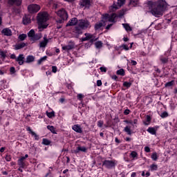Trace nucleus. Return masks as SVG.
<instances>
[{
    "mask_svg": "<svg viewBox=\"0 0 177 177\" xmlns=\"http://www.w3.org/2000/svg\"><path fill=\"white\" fill-rule=\"evenodd\" d=\"M74 48V46H73L72 45H68V46H65L62 47L63 50H71V49H73Z\"/></svg>",
    "mask_w": 177,
    "mask_h": 177,
    "instance_id": "25",
    "label": "nucleus"
},
{
    "mask_svg": "<svg viewBox=\"0 0 177 177\" xmlns=\"http://www.w3.org/2000/svg\"><path fill=\"white\" fill-rule=\"evenodd\" d=\"M78 150L80 151H82L83 153H86V151H88V149L85 147L78 146Z\"/></svg>",
    "mask_w": 177,
    "mask_h": 177,
    "instance_id": "29",
    "label": "nucleus"
},
{
    "mask_svg": "<svg viewBox=\"0 0 177 177\" xmlns=\"http://www.w3.org/2000/svg\"><path fill=\"white\" fill-rule=\"evenodd\" d=\"M122 26L127 31H132V28H131V26H129V25L127 24H123Z\"/></svg>",
    "mask_w": 177,
    "mask_h": 177,
    "instance_id": "32",
    "label": "nucleus"
},
{
    "mask_svg": "<svg viewBox=\"0 0 177 177\" xmlns=\"http://www.w3.org/2000/svg\"><path fill=\"white\" fill-rule=\"evenodd\" d=\"M97 86H102V80H97Z\"/></svg>",
    "mask_w": 177,
    "mask_h": 177,
    "instance_id": "52",
    "label": "nucleus"
},
{
    "mask_svg": "<svg viewBox=\"0 0 177 177\" xmlns=\"http://www.w3.org/2000/svg\"><path fill=\"white\" fill-rule=\"evenodd\" d=\"M151 158L152 160H153V161H157V159L158 158L157 157V153H153L152 155H151Z\"/></svg>",
    "mask_w": 177,
    "mask_h": 177,
    "instance_id": "41",
    "label": "nucleus"
},
{
    "mask_svg": "<svg viewBox=\"0 0 177 177\" xmlns=\"http://www.w3.org/2000/svg\"><path fill=\"white\" fill-rule=\"evenodd\" d=\"M0 56H1V57L5 58L6 57V54L3 51H0Z\"/></svg>",
    "mask_w": 177,
    "mask_h": 177,
    "instance_id": "48",
    "label": "nucleus"
},
{
    "mask_svg": "<svg viewBox=\"0 0 177 177\" xmlns=\"http://www.w3.org/2000/svg\"><path fill=\"white\" fill-rule=\"evenodd\" d=\"M175 84V81L172 80L165 84V86H172Z\"/></svg>",
    "mask_w": 177,
    "mask_h": 177,
    "instance_id": "40",
    "label": "nucleus"
},
{
    "mask_svg": "<svg viewBox=\"0 0 177 177\" xmlns=\"http://www.w3.org/2000/svg\"><path fill=\"white\" fill-rule=\"evenodd\" d=\"M135 176H136V173L135 172L132 173L131 177H135Z\"/></svg>",
    "mask_w": 177,
    "mask_h": 177,
    "instance_id": "64",
    "label": "nucleus"
},
{
    "mask_svg": "<svg viewBox=\"0 0 177 177\" xmlns=\"http://www.w3.org/2000/svg\"><path fill=\"white\" fill-rule=\"evenodd\" d=\"M123 85L126 87V88H130L131 85H132V83L131 82H124L123 83Z\"/></svg>",
    "mask_w": 177,
    "mask_h": 177,
    "instance_id": "38",
    "label": "nucleus"
},
{
    "mask_svg": "<svg viewBox=\"0 0 177 177\" xmlns=\"http://www.w3.org/2000/svg\"><path fill=\"white\" fill-rule=\"evenodd\" d=\"M73 153H75V154L80 153V150H78V147L76 148L75 151H73Z\"/></svg>",
    "mask_w": 177,
    "mask_h": 177,
    "instance_id": "60",
    "label": "nucleus"
},
{
    "mask_svg": "<svg viewBox=\"0 0 177 177\" xmlns=\"http://www.w3.org/2000/svg\"><path fill=\"white\" fill-rule=\"evenodd\" d=\"M95 45L97 49H100V48L103 46V43H102V41H97L95 42Z\"/></svg>",
    "mask_w": 177,
    "mask_h": 177,
    "instance_id": "30",
    "label": "nucleus"
},
{
    "mask_svg": "<svg viewBox=\"0 0 177 177\" xmlns=\"http://www.w3.org/2000/svg\"><path fill=\"white\" fill-rule=\"evenodd\" d=\"M23 0H9L8 3L10 5H17V6H20Z\"/></svg>",
    "mask_w": 177,
    "mask_h": 177,
    "instance_id": "15",
    "label": "nucleus"
},
{
    "mask_svg": "<svg viewBox=\"0 0 177 177\" xmlns=\"http://www.w3.org/2000/svg\"><path fill=\"white\" fill-rule=\"evenodd\" d=\"M112 80H115V81H117L118 80V77L117 75H114L111 77Z\"/></svg>",
    "mask_w": 177,
    "mask_h": 177,
    "instance_id": "55",
    "label": "nucleus"
},
{
    "mask_svg": "<svg viewBox=\"0 0 177 177\" xmlns=\"http://www.w3.org/2000/svg\"><path fill=\"white\" fill-rule=\"evenodd\" d=\"M151 168V171H157L158 167L157 166V165H151L150 166Z\"/></svg>",
    "mask_w": 177,
    "mask_h": 177,
    "instance_id": "36",
    "label": "nucleus"
},
{
    "mask_svg": "<svg viewBox=\"0 0 177 177\" xmlns=\"http://www.w3.org/2000/svg\"><path fill=\"white\" fill-rule=\"evenodd\" d=\"M50 4L51 5V6L53 8V9H57L59 5H57V3L53 2V0H52L51 1H50Z\"/></svg>",
    "mask_w": 177,
    "mask_h": 177,
    "instance_id": "34",
    "label": "nucleus"
},
{
    "mask_svg": "<svg viewBox=\"0 0 177 177\" xmlns=\"http://www.w3.org/2000/svg\"><path fill=\"white\" fill-rule=\"evenodd\" d=\"M48 42H49V40L46 37V35H44V41L40 42L39 47L40 48H45V46H46V45H48Z\"/></svg>",
    "mask_w": 177,
    "mask_h": 177,
    "instance_id": "13",
    "label": "nucleus"
},
{
    "mask_svg": "<svg viewBox=\"0 0 177 177\" xmlns=\"http://www.w3.org/2000/svg\"><path fill=\"white\" fill-rule=\"evenodd\" d=\"M23 23L25 25L29 24V23H31V19L25 17L23 18Z\"/></svg>",
    "mask_w": 177,
    "mask_h": 177,
    "instance_id": "27",
    "label": "nucleus"
},
{
    "mask_svg": "<svg viewBox=\"0 0 177 177\" xmlns=\"http://www.w3.org/2000/svg\"><path fill=\"white\" fill-rule=\"evenodd\" d=\"M18 165L21 167V168H24L26 167V158L21 157L18 160Z\"/></svg>",
    "mask_w": 177,
    "mask_h": 177,
    "instance_id": "14",
    "label": "nucleus"
},
{
    "mask_svg": "<svg viewBox=\"0 0 177 177\" xmlns=\"http://www.w3.org/2000/svg\"><path fill=\"white\" fill-rule=\"evenodd\" d=\"M124 122H126V124H132V120H130V121L125 120Z\"/></svg>",
    "mask_w": 177,
    "mask_h": 177,
    "instance_id": "62",
    "label": "nucleus"
},
{
    "mask_svg": "<svg viewBox=\"0 0 177 177\" xmlns=\"http://www.w3.org/2000/svg\"><path fill=\"white\" fill-rule=\"evenodd\" d=\"M65 20H67V19H64V18H61L60 19H58V20L56 21L57 24H63V23H64Z\"/></svg>",
    "mask_w": 177,
    "mask_h": 177,
    "instance_id": "37",
    "label": "nucleus"
},
{
    "mask_svg": "<svg viewBox=\"0 0 177 177\" xmlns=\"http://www.w3.org/2000/svg\"><path fill=\"white\" fill-rule=\"evenodd\" d=\"M47 129H48L49 131H50V132H52V133H55L56 134V131L55 130V127L53 126H47Z\"/></svg>",
    "mask_w": 177,
    "mask_h": 177,
    "instance_id": "28",
    "label": "nucleus"
},
{
    "mask_svg": "<svg viewBox=\"0 0 177 177\" xmlns=\"http://www.w3.org/2000/svg\"><path fill=\"white\" fill-rule=\"evenodd\" d=\"M6 161H10V160H11L10 156H6Z\"/></svg>",
    "mask_w": 177,
    "mask_h": 177,
    "instance_id": "58",
    "label": "nucleus"
},
{
    "mask_svg": "<svg viewBox=\"0 0 177 177\" xmlns=\"http://www.w3.org/2000/svg\"><path fill=\"white\" fill-rule=\"evenodd\" d=\"M145 151H146L147 153H150V147H145Z\"/></svg>",
    "mask_w": 177,
    "mask_h": 177,
    "instance_id": "50",
    "label": "nucleus"
},
{
    "mask_svg": "<svg viewBox=\"0 0 177 177\" xmlns=\"http://www.w3.org/2000/svg\"><path fill=\"white\" fill-rule=\"evenodd\" d=\"M103 121H102V120H99L98 122H97V127H99L100 128H102V127H103Z\"/></svg>",
    "mask_w": 177,
    "mask_h": 177,
    "instance_id": "44",
    "label": "nucleus"
},
{
    "mask_svg": "<svg viewBox=\"0 0 177 177\" xmlns=\"http://www.w3.org/2000/svg\"><path fill=\"white\" fill-rule=\"evenodd\" d=\"M10 59H15V60H16V55H15V54H12V55H10Z\"/></svg>",
    "mask_w": 177,
    "mask_h": 177,
    "instance_id": "61",
    "label": "nucleus"
},
{
    "mask_svg": "<svg viewBox=\"0 0 177 177\" xmlns=\"http://www.w3.org/2000/svg\"><path fill=\"white\" fill-rule=\"evenodd\" d=\"M100 70L102 73H106V71H107V69L106 68V67H103V66L100 67Z\"/></svg>",
    "mask_w": 177,
    "mask_h": 177,
    "instance_id": "45",
    "label": "nucleus"
},
{
    "mask_svg": "<svg viewBox=\"0 0 177 177\" xmlns=\"http://www.w3.org/2000/svg\"><path fill=\"white\" fill-rule=\"evenodd\" d=\"M125 3V0H118V2L115 3H113V6L109 7V11L110 12H115L117 9H120L122 5Z\"/></svg>",
    "mask_w": 177,
    "mask_h": 177,
    "instance_id": "6",
    "label": "nucleus"
},
{
    "mask_svg": "<svg viewBox=\"0 0 177 177\" xmlns=\"http://www.w3.org/2000/svg\"><path fill=\"white\" fill-rule=\"evenodd\" d=\"M52 71H53V73H57V67H56L55 66H52Z\"/></svg>",
    "mask_w": 177,
    "mask_h": 177,
    "instance_id": "47",
    "label": "nucleus"
},
{
    "mask_svg": "<svg viewBox=\"0 0 177 177\" xmlns=\"http://www.w3.org/2000/svg\"><path fill=\"white\" fill-rule=\"evenodd\" d=\"M85 41H89L88 39L86 37V36L85 37L82 38V42H84Z\"/></svg>",
    "mask_w": 177,
    "mask_h": 177,
    "instance_id": "56",
    "label": "nucleus"
},
{
    "mask_svg": "<svg viewBox=\"0 0 177 177\" xmlns=\"http://www.w3.org/2000/svg\"><path fill=\"white\" fill-rule=\"evenodd\" d=\"M2 32L4 34V35H7V37H10V35H12V30H10L9 28H4L2 30Z\"/></svg>",
    "mask_w": 177,
    "mask_h": 177,
    "instance_id": "17",
    "label": "nucleus"
},
{
    "mask_svg": "<svg viewBox=\"0 0 177 177\" xmlns=\"http://www.w3.org/2000/svg\"><path fill=\"white\" fill-rule=\"evenodd\" d=\"M124 131V132H127V135H132V131H131V127L127 126Z\"/></svg>",
    "mask_w": 177,
    "mask_h": 177,
    "instance_id": "23",
    "label": "nucleus"
},
{
    "mask_svg": "<svg viewBox=\"0 0 177 177\" xmlns=\"http://www.w3.org/2000/svg\"><path fill=\"white\" fill-rule=\"evenodd\" d=\"M91 5V0H82L81 6L89 7Z\"/></svg>",
    "mask_w": 177,
    "mask_h": 177,
    "instance_id": "18",
    "label": "nucleus"
},
{
    "mask_svg": "<svg viewBox=\"0 0 177 177\" xmlns=\"http://www.w3.org/2000/svg\"><path fill=\"white\" fill-rule=\"evenodd\" d=\"M147 132L151 133V135H156V129L153 127H149L147 129Z\"/></svg>",
    "mask_w": 177,
    "mask_h": 177,
    "instance_id": "26",
    "label": "nucleus"
},
{
    "mask_svg": "<svg viewBox=\"0 0 177 177\" xmlns=\"http://www.w3.org/2000/svg\"><path fill=\"white\" fill-rule=\"evenodd\" d=\"M136 2H138V0H131L130 1V5H133V6H135Z\"/></svg>",
    "mask_w": 177,
    "mask_h": 177,
    "instance_id": "49",
    "label": "nucleus"
},
{
    "mask_svg": "<svg viewBox=\"0 0 177 177\" xmlns=\"http://www.w3.org/2000/svg\"><path fill=\"white\" fill-rule=\"evenodd\" d=\"M27 38V35L26 34H21L19 36V39H20V41H24V39H26Z\"/></svg>",
    "mask_w": 177,
    "mask_h": 177,
    "instance_id": "35",
    "label": "nucleus"
},
{
    "mask_svg": "<svg viewBox=\"0 0 177 177\" xmlns=\"http://www.w3.org/2000/svg\"><path fill=\"white\" fill-rule=\"evenodd\" d=\"M120 48H123L124 50H129V47H128V45L127 44H122Z\"/></svg>",
    "mask_w": 177,
    "mask_h": 177,
    "instance_id": "42",
    "label": "nucleus"
},
{
    "mask_svg": "<svg viewBox=\"0 0 177 177\" xmlns=\"http://www.w3.org/2000/svg\"><path fill=\"white\" fill-rule=\"evenodd\" d=\"M46 21H48V13L46 12H39L37 15V23L39 27L46 28L47 26L44 25Z\"/></svg>",
    "mask_w": 177,
    "mask_h": 177,
    "instance_id": "4",
    "label": "nucleus"
},
{
    "mask_svg": "<svg viewBox=\"0 0 177 177\" xmlns=\"http://www.w3.org/2000/svg\"><path fill=\"white\" fill-rule=\"evenodd\" d=\"M28 37L30 38V41H39L42 38V34L41 32L35 34V31L32 29L28 32Z\"/></svg>",
    "mask_w": 177,
    "mask_h": 177,
    "instance_id": "5",
    "label": "nucleus"
},
{
    "mask_svg": "<svg viewBox=\"0 0 177 177\" xmlns=\"http://www.w3.org/2000/svg\"><path fill=\"white\" fill-rule=\"evenodd\" d=\"M131 157H133V158H135L136 157H138V153H136V151H132L131 153Z\"/></svg>",
    "mask_w": 177,
    "mask_h": 177,
    "instance_id": "43",
    "label": "nucleus"
},
{
    "mask_svg": "<svg viewBox=\"0 0 177 177\" xmlns=\"http://www.w3.org/2000/svg\"><path fill=\"white\" fill-rule=\"evenodd\" d=\"M131 63L132 64V66H136L138 63L135 60H131Z\"/></svg>",
    "mask_w": 177,
    "mask_h": 177,
    "instance_id": "53",
    "label": "nucleus"
},
{
    "mask_svg": "<svg viewBox=\"0 0 177 177\" xmlns=\"http://www.w3.org/2000/svg\"><path fill=\"white\" fill-rule=\"evenodd\" d=\"M41 10V6L38 4H30L28 6L29 13H38Z\"/></svg>",
    "mask_w": 177,
    "mask_h": 177,
    "instance_id": "7",
    "label": "nucleus"
},
{
    "mask_svg": "<svg viewBox=\"0 0 177 177\" xmlns=\"http://www.w3.org/2000/svg\"><path fill=\"white\" fill-rule=\"evenodd\" d=\"M10 71L12 73V74H15V73H16V69L12 66L10 68Z\"/></svg>",
    "mask_w": 177,
    "mask_h": 177,
    "instance_id": "46",
    "label": "nucleus"
},
{
    "mask_svg": "<svg viewBox=\"0 0 177 177\" xmlns=\"http://www.w3.org/2000/svg\"><path fill=\"white\" fill-rule=\"evenodd\" d=\"M160 117L162 118H167V117H168V113L167 111L162 113Z\"/></svg>",
    "mask_w": 177,
    "mask_h": 177,
    "instance_id": "39",
    "label": "nucleus"
},
{
    "mask_svg": "<svg viewBox=\"0 0 177 177\" xmlns=\"http://www.w3.org/2000/svg\"><path fill=\"white\" fill-rule=\"evenodd\" d=\"M16 62H18L19 66H23V64H24V55L23 54L19 55L18 57L16 58Z\"/></svg>",
    "mask_w": 177,
    "mask_h": 177,
    "instance_id": "12",
    "label": "nucleus"
},
{
    "mask_svg": "<svg viewBox=\"0 0 177 177\" xmlns=\"http://www.w3.org/2000/svg\"><path fill=\"white\" fill-rule=\"evenodd\" d=\"M151 6V13L156 17H161L164 12L167 10V2L164 0H159L156 2H149Z\"/></svg>",
    "mask_w": 177,
    "mask_h": 177,
    "instance_id": "1",
    "label": "nucleus"
},
{
    "mask_svg": "<svg viewBox=\"0 0 177 177\" xmlns=\"http://www.w3.org/2000/svg\"><path fill=\"white\" fill-rule=\"evenodd\" d=\"M82 97H84V95H82V94L77 95V99L81 100V99H82Z\"/></svg>",
    "mask_w": 177,
    "mask_h": 177,
    "instance_id": "57",
    "label": "nucleus"
},
{
    "mask_svg": "<svg viewBox=\"0 0 177 177\" xmlns=\"http://www.w3.org/2000/svg\"><path fill=\"white\" fill-rule=\"evenodd\" d=\"M57 16L60 17V19H68V14L67 13V11L64 10V8H62L61 10H59L57 12H56Z\"/></svg>",
    "mask_w": 177,
    "mask_h": 177,
    "instance_id": "8",
    "label": "nucleus"
},
{
    "mask_svg": "<svg viewBox=\"0 0 177 177\" xmlns=\"http://www.w3.org/2000/svg\"><path fill=\"white\" fill-rule=\"evenodd\" d=\"M102 165L108 168V169H111V168H114L115 167V162L113 160H104L102 162Z\"/></svg>",
    "mask_w": 177,
    "mask_h": 177,
    "instance_id": "9",
    "label": "nucleus"
},
{
    "mask_svg": "<svg viewBox=\"0 0 177 177\" xmlns=\"http://www.w3.org/2000/svg\"><path fill=\"white\" fill-rule=\"evenodd\" d=\"M64 98H60L59 99V102H61V103H64Z\"/></svg>",
    "mask_w": 177,
    "mask_h": 177,
    "instance_id": "63",
    "label": "nucleus"
},
{
    "mask_svg": "<svg viewBox=\"0 0 177 177\" xmlns=\"http://www.w3.org/2000/svg\"><path fill=\"white\" fill-rule=\"evenodd\" d=\"M147 122H150V121H151V118H150V116L147 115Z\"/></svg>",
    "mask_w": 177,
    "mask_h": 177,
    "instance_id": "59",
    "label": "nucleus"
},
{
    "mask_svg": "<svg viewBox=\"0 0 177 177\" xmlns=\"http://www.w3.org/2000/svg\"><path fill=\"white\" fill-rule=\"evenodd\" d=\"M50 143H52V142H50V140H49L46 138L43 139L42 145H44L45 146H49V145H50Z\"/></svg>",
    "mask_w": 177,
    "mask_h": 177,
    "instance_id": "21",
    "label": "nucleus"
},
{
    "mask_svg": "<svg viewBox=\"0 0 177 177\" xmlns=\"http://www.w3.org/2000/svg\"><path fill=\"white\" fill-rule=\"evenodd\" d=\"M35 60V57L32 55H28L26 57V63H32V62H34Z\"/></svg>",
    "mask_w": 177,
    "mask_h": 177,
    "instance_id": "19",
    "label": "nucleus"
},
{
    "mask_svg": "<svg viewBox=\"0 0 177 177\" xmlns=\"http://www.w3.org/2000/svg\"><path fill=\"white\" fill-rule=\"evenodd\" d=\"M78 19L75 17L72 18L66 24V27L78 25Z\"/></svg>",
    "mask_w": 177,
    "mask_h": 177,
    "instance_id": "11",
    "label": "nucleus"
},
{
    "mask_svg": "<svg viewBox=\"0 0 177 177\" xmlns=\"http://www.w3.org/2000/svg\"><path fill=\"white\" fill-rule=\"evenodd\" d=\"M46 59H48L47 56H44L43 57H41L40 59H39L37 61V64H41L42 62H45V60H46Z\"/></svg>",
    "mask_w": 177,
    "mask_h": 177,
    "instance_id": "31",
    "label": "nucleus"
},
{
    "mask_svg": "<svg viewBox=\"0 0 177 177\" xmlns=\"http://www.w3.org/2000/svg\"><path fill=\"white\" fill-rule=\"evenodd\" d=\"M160 60L162 63V64H165L166 63H168V57L161 56Z\"/></svg>",
    "mask_w": 177,
    "mask_h": 177,
    "instance_id": "22",
    "label": "nucleus"
},
{
    "mask_svg": "<svg viewBox=\"0 0 177 177\" xmlns=\"http://www.w3.org/2000/svg\"><path fill=\"white\" fill-rule=\"evenodd\" d=\"M46 115L48 118H52V117H55V111L46 112Z\"/></svg>",
    "mask_w": 177,
    "mask_h": 177,
    "instance_id": "33",
    "label": "nucleus"
},
{
    "mask_svg": "<svg viewBox=\"0 0 177 177\" xmlns=\"http://www.w3.org/2000/svg\"><path fill=\"white\" fill-rule=\"evenodd\" d=\"M25 46H26V43H21L15 45V49L16 50H19V49H22V48H24Z\"/></svg>",
    "mask_w": 177,
    "mask_h": 177,
    "instance_id": "20",
    "label": "nucleus"
},
{
    "mask_svg": "<svg viewBox=\"0 0 177 177\" xmlns=\"http://www.w3.org/2000/svg\"><path fill=\"white\" fill-rule=\"evenodd\" d=\"M129 113H131V111L129 109H126L124 112V114H125V115H128Z\"/></svg>",
    "mask_w": 177,
    "mask_h": 177,
    "instance_id": "51",
    "label": "nucleus"
},
{
    "mask_svg": "<svg viewBox=\"0 0 177 177\" xmlns=\"http://www.w3.org/2000/svg\"><path fill=\"white\" fill-rule=\"evenodd\" d=\"M122 16H124V12L119 14L118 16L115 13H112L111 15L105 14L103 15L102 22H98L95 24V30H100L104 26L105 21H111L113 23L114 22V20H115L116 17H122Z\"/></svg>",
    "mask_w": 177,
    "mask_h": 177,
    "instance_id": "3",
    "label": "nucleus"
},
{
    "mask_svg": "<svg viewBox=\"0 0 177 177\" xmlns=\"http://www.w3.org/2000/svg\"><path fill=\"white\" fill-rule=\"evenodd\" d=\"M116 74H117L118 75L124 76V75H125V71H124L123 68H121V69L117 71Z\"/></svg>",
    "mask_w": 177,
    "mask_h": 177,
    "instance_id": "24",
    "label": "nucleus"
},
{
    "mask_svg": "<svg viewBox=\"0 0 177 177\" xmlns=\"http://www.w3.org/2000/svg\"><path fill=\"white\" fill-rule=\"evenodd\" d=\"M86 28H91V22L87 19H80L77 26L73 29V32L75 36L79 37L82 34V30Z\"/></svg>",
    "mask_w": 177,
    "mask_h": 177,
    "instance_id": "2",
    "label": "nucleus"
},
{
    "mask_svg": "<svg viewBox=\"0 0 177 177\" xmlns=\"http://www.w3.org/2000/svg\"><path fill=\"white\" fill-rule=\"evenodd\" d=\"M112 26H113V24H111L108 25L106 27V30H110V28H111Z\"/></svg>",
    "mask_w": 177,
    "mask_h": 177,
    "instance_id": "54",
    "label": "nucleus"
},
{
    "mask_svg": "<svg viewBox=\"0 0 177 177\" xmlns=\"http://www.w3.org/2000/svg\"><path fill=\"white\" fill-rule=\"evenodd\" d=\"M84 35H85V37H87V39H88V40L90 39V42L91 44H93V42H95V41H97V39H99V38L96 37L95 36V35H92L91 33H85Z\"/></svg>",
    "mask_w": 177,
    "mask_h": 177,
    "instance_id": "10",
    "label": "nucleus"
},
{
    "mask_svg": "<svg viewBox=\"0 0 177 177\" xmlns=\"http://www.w3.org/2000/svg\"><path fill=\"white\" fill-rule=\"evenodd\" d=\"M73 129L75 132H77V133H82V129L81 128V126H80L78 124L73 125Z\"/></svg>",
    "mask_w": 177,
    "mask_h": 177,
    "instance_id": "16",
    "label": "nucleus"
}]
</instances>
